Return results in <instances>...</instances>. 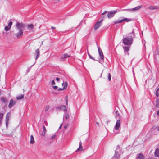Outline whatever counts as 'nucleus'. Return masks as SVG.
<instances>
[{"instance_id":"f257e3e1","label":"nucleus","mask_w":159,"mask_h":159,"mask_svg":"<svg viewBox=\"0 0 159 159\" xmlns=\"http://www.w3.org/2000/svg\"><path fill=\"white\" fill-rule=\"evenodd\" d=\"M135 36L134 29H133L132 32L130 33L127 37L123 39V43L125 45H131L132 44L133 38Z\"/></svg>"},{"instance_id":"f03ea898","label":"nucleus","mask_w":159,"mask_h":159,"mask_svg":"<svg viewBox=\"0 0 159 159\" xmlns=\"http://www.w3.org/2000/svg\"><path fill=\"white\" fill-rule=\"evenodd\" d=\"M106 16H103L102 17V18L101 20L100 21H99L97 22L96 24H95L94 26V29L95 30H96L97 29H98L99 28V27L102 26V21L103 20V19L105 18H106Z\"/></svg>"},{"instance_id":"7ed1b4c3","label":"nucleus","mask_w":159,"mask_h":159,"mask_svg":"<svg viewBox=\"0 0 159 159\" xmlns=\"http://www.w3.org/2000/svg\"><path fill=\"white\" fill-rule=\"evenodd\" d=\"M25 27V24L22 23L17 22L16 26V30H20V29H22V28H24Z\"/></svg>"},{"instance_id":"20e7f679","label":"nucleus","mask_w":159,"mask_h":159,"mask_svg":"<svg viewBox=\"0 0 159 159\" xmlns=\"http://www.w3.org/2000/svg\"><path fill=\"white\" fill-rule=\"evenodd\" d=\"M132 20V19H128L127 18H124L123 19H119L118 20L115 21L114 23L115 24L117 23H119L122 22L124 21H126L127 22L131 21Z\"/></svg>"},{"instance_id":"39448f33","label":"nucleus","mask_w":159,"mask_h":159,"mask_svg":"<svg viewBox=\"0 0 159 159\" xmlns=\"http://www.w3.org/2000/svg\"><path fill=\"white\" fill-rule=\"evenodd\" d=\"M120 149V146L119 145H117L116 146V149L115 151V153L114 155V157L118 159L120 157V155L118 154Z\"/></svg>"},{"instance_id":"423d86ee","label":"nucleus","mask_w":159,"mask_h":159,"mask_svg":"<svg viewBox=\"0 0 159 159\" xmlns=\"http://www.w3.org/2000/svg\"><path fill=\"white\" fill-rule=\"evenodd\" d=\"M117 12V11L116 10H112L109 12L107 14L108 18H110L113 17Z\"/></svg>"},{"instance_id":"0eeeda50","label":"nucleus","mask_w":159,"mask_h":159,"mask_svg":"<svg viewBox=\"0 0 159 159\" xmlns=\"http://www.w3.org/2000/svg\"><path fill=\"white\" fill-rule=\"evenodd\" d=\"M27 27V29L29 30L30 32H34V27L33 24H28L26 25V27Z\"/></svg>"},{"instance_id":"6e6552de","label":"nucleus","mask_w":159,"mask_h":159,"mask_svg":"<svg viewBox=\"0 0 159 159\" xmlns=\"http://www.w3.org/2000/svg\"><path fill=\"white\" fill-rule=\"evenodd\" d=\"M23 35V30H19V32L15 34V36L17 38H19Z\"/></svg>"},{"instance_id":"1a4fd4ad","label":"nucleus","mask_w":159,"mask_h":159,"mask_svg":"<svg viewBox=\"0 0 159 159\" xmlns=\"http://www.w3.org/2000/svg\"><path fill=\"white\" fill-rule=\"evenodd\" d=\"M57 110H62L64 111H66L67 108L66 106L64 105H61L60 106L57 107L56 108Z\"/></svg>"},{"instance_id":"9d476101","label":"nucleus","mask_w":159,"mask_h":159,"mask_svg":"<svg viewBox=\"0 0 159 159\" xmlns=\"http://www.w3.org/2000/svg\"><path fill=\"white\" fill-rule=\"evenodd\" d=\"M98 48L99 54V55H100V58L101 59H102V60H104V57L103 55L102 52L99 47L98 46Z\"/></svg>"},{"instance_id":"9b49d317","label":"nucleus","mask_w":159,"mask_h":159,"mask_svg":"<svg viewBox=\"0 0 159 159\" xmlns=\"http://www.w3.org/2000/svg\"><path fill=\"white\" fill-rule=\"evenodd\" d=\"M16 103V102L13 100L12 99L10 100V103L8 105V107L11 108L13 106H14Z\"/></svg>"},{"instance_id":"f8f14e48","label":"nucleus","mask_w":159,"mask_h":159,"mask_svg":"<svg viewBox=\"0 0 159 159\" xmlns=\"http://www.w3.org/2000/svg\"><path fill=\"white\" fill-rule=\"evenodd\" d=\"M120 120H117L116 121V125L115 126V129L116 130H118L120 126Z\"/></svg>"},{"instance_id":"ddd939ff","label":"nucleus","mask_w":159,"mask_h":159,"mask_svg":"<svg viewBox=\"0 0 159 159\" xmlns=\"http://www.w3.org/2000/svg\"><path fill=\"white\" fill-rule=\"evenodd\" d=\"M35 54H36V56L35 57V58L36 61H35V63L33 65H32L31 66H33L35 63L36 62V60L38 58V57H39V55L40 52H39V49H38L36 50L35 52Z\"/></svg>"},{"instance_id":"4468645a","label":"nucleus","mask_w":159,"mask_h":159,"mask_svg":"<svg viewBox=\"0 0 159 159\" xmlns=\"http://www.w3.org/2000/svg\"><path fill=\"white\" fill-rule=\"evenodd\" d=\"M8 114H9V113H7V114L6 115V119H5V120H6V127L7 128L8 126V122L9 120V116H8Z\"/></svg>"},{"instance_id":"2eb2a0df","label":"nucleus","mask_w":159,"mask_h":159,"mask_svg":"<svg viewBox=\"0 0 159 159\" xmlns=\"http://www.w3.org/2000/svg\"><path fill=\"white\" fill-rule=\"evenodd\" d=\"M142 7V5H140V6H138L136 7H135L134 8H132V9H131V11H137L138 10H139V9L140 8H141Z\"/></svg>"},{"instance_id":"dca6fc26","label":"nucleus","mask_w":159,"mask_h":159,"mask_svg":"<svg viewBox=\"0 0 159 159\" xmlns=\"http://www.w3.org/2000/svg\"><path fill=\"white\" fill-rule=\"evenodd\" d=\"M159 8V7L157 6H151L149 7V9L150 10H156Z\"/></svg>"},{"instance_id":"f3484780","label":"nucleus","mask_w":159,"mask_h":159,"mask_svg":"<svg viewBox=\"0 0 159 159\" xmlns=\"http://www.w3.org/2000/svg\"><path fill=\"white\" fill-rule=\"evenodd\" d=\"M70 56L68 54H64L61 56V60H64Z\"/></svg>"},{"instance_id":"a211bd4d","label":"nucleus","mask_w":159,"mask_h":159,"mask_svg":"<svg viewBox=\"0 0 159 159\" xmlns=\"http://www.w3.org/2000/svg\"><path fill=\"white\" fill-rule=\"evenodd\" d=\"M3 114L2 113H0V126L2 125V120L3 116Z\"/></svg>"},{"instance_id":"6ab92c4d","label":"nucleus","mask_w":159,"mask_h":159,"mask_svg":"<svg viewBox=\"0 0 159 159\" xmlns=\"http://www.w3.org/2000/svg\"><path fill=\"white\" fill-rule=\"evenodd\" d=\"M83 150L82 149V143L81 141H80L79 142V148L77 149V151H82Z\"/></svg>"},{"instance_id":"aec40b11","label":"nucleus","mask_w":159,"mask_h":159,"mask_svg":"<svg viewBox=\"0 0 159 159\" xmlns=\"http://www.w3.org/2000/svg\"><path fill=\"white\" fill-rule=\"evenodd\" d=\"M144 159V157L143 155L141 153L139 154V155L137 157V159Z\"/></svg>"},{"instance_id":"412c9836","label":"nucleus","mask_w":159,"mask_h":159,"mask_svg":"<svg viewBox=\"0 0 159 159\" xmlns=\"http://www.w3.org/2000/svg\"><path fill=\"white\" fill-rule=\"evenodd\" d=\"M30 143L31 144H33L34 143V138L32 135H31L30 136Z\"/></svg>"},{"instance_id":"4be33fe9","label":"nucleus","mask_w":159,"mask_h":159,"mask_svg":"<svg viewBox=\"0 0 159 159\" xmlns=\"http://www.w3.org/2000/svg\"><path fill=\"white\" fill-rule=\"evenodd\" d=\"M1 101L2 102L4 103H6L7 102V99L5 97H2Z\"/></svg>"},{"instance_id":"5701e85b","label":"nucleus","mask_w":159,"mask_h":159,"mask_svg":"<svg viewBox=\"0 0 159 159\" xmlns=\"http://www.w3.org/2000/svg\"><path fill=\"white\" fill-rule=\"evenodd\" d=\"M155 156H159V149H157L155 152Z\"/></svg>"},{"instance_id":"b1692460","label":"nucleus","mask_w":159,"mask_h":159,"mask_svg":"<svg viewBox=\"0 0 159 159\" xmlns=\"http://www.w3.org/2000/svg\"><path fill=\"white\" fill-rule=\"evenodd\" d=\"M24 98V95H21L19 96H17L16 97V99L17 100H20L22 99L23 98Z\"/></svg>"},{"instance_id":"393cba45","label":"nucleus","mask_w":159,"mask_h":159,"mask_svg":"<svg viewBox=\"0 0 159 159\" xmlns=\"http://www.w3.org/2000/svg\"><path fill=\"white\" fill-rule=\"evenodd\" d=\"M62 84L63 86V85L64 84V86L63 88L65 89L66 88L68 84L67 82L65 81L64 82L62 83Z\"/></svg>"},{"instance_id":"a878e982","label":"nucleus","mask_w":159,"mask_h":159,"mask_svg":"<svg viewBox=\"0 0 159 159\" xmlns=\"http://www.w3.org/2000/svg\"><path fill=\"white\" fill-rule=\"evenodd\" d=\"M65 115V118L66 119H68L69 117V114L68 113L65 112L64 115V116Z\"/></svg>"},{"instance_id":"bb28decb","label":"nucleus","mask_w":159,"mask_h":159,"mask_svg":"<svg viewBox=\"0 0 159 159\" xmlns=\"http://www.w3.org/2000/svg\"><path fill=\"white\" fill-rule=\"evenodd\" d=\"M156 107H157L159 108V99H157L156 101Z\"/></svg>"},{"instance_id":"cd10ccee","label":"nucleus","mask_w":159,"mask_h":159,"mask_svg":"<svg viewBox=\"0 0 159 159\" xmlns=\"http://www.w3.org/2000/svg\"><path fill=\"white\" fill-rule=\"evenodd\" d=\"M124 51L128 52L129 50V47L128 46L124 47H123Z\"/></svg>"},{"instance_id":"c85d7f7f","label":"nucleus","mask_w":159,"mask_h":159,"mask_svg":"<svg viewBox=\"0 0 159 159\" xmlns=\"http://www.w3.org/2000/svg\"><path fill=\"white\" fill-rule=\"evenodd\" d=\"M120 115L119 113H118V111H116V118L117 119L119 117Z\"/></svg>"},{"instance_id":"c756f323","label":"nucleus","mask_w":159,"mask_h":159,"mask_svg":"<svg viewBox=\"0 0 159 159\" xmlns=\"http://www.w3.org/2000/svg\"><path fill=\"white\" fill-rule=\"evenodd\" d=\"M11 28L10 27H9L8 26H7L5 27L4 30L6 31H8Z\"/></svg>"},{"instance_id":"7c9ffc66","label":"nucleus","mask_w":159,"mask_h":159,"mask_svg":"<svg viewBox=\"0 0 159 159\" xmlns=\"http://www.w3.org/2000/svg\"><path fill=\"white\" fill-rule=\"evenodd\" d=\"M107 77L108 80L110 81L111 80V74L110 73H108Z\"/></svg>"},{"instance_id":"2f4dec72","label":"nucleus","mask_w":159,"mask_h":159,"mask_svg":"<svg viewBox=\"0 0 159 159\" xmlns=\"http://www.w3.org/2000/svg\"><path fill=\"white\" fill-rule=\"evenodd\" d=\"M156 94L157 96H159V88H158L156 90Z\"/></svg>"},{"instance_id":"473e14b6","label":"nucleus","mask_w":159,"mask_h":159,"mask_svg":"<svg viewBox=\"0 0 159 159\" xmlns=\"http://www.w3.org/2000/svg\"><path fill=\"white\" fill-rule=\"evenodd\" d=\"M88 55H89V58L90 59H92V60H95L94 58V57H93L89 53H88Z\"/></svg>"},{"instance_id":"72a5a7b5","label":"nucleus","mask_w":159,"mask_h":159,"mask_svg":"<svg viewBox=\"0 0 159 159\" xmlns=\"http://www.w3.org/2000/svg\"><path fill=\"white\" fill-rule=\"evenodd\" d=\"M12 25V22L11 21H10L8 24V25L9 27L11 28Z\"/></svg>"},{"instance_id":"f704fd0d","label":"nucleus","mask_w":159,"mask_h":159,"mask_svg":"<svg viewBox=\"0 0 159 159\" xmlns=\"http://www.w3.org/2000/svg\"><path fill=\"white\" fill-rule=\"evenodd\" d=\"M43 131L44 133V134H45L47 130H46V129L44 126H43Z\"/></svg>"},{"instance_id":"c9c22d12","label":"nucleus","mask_w":159,"mask_h":159,"mask_svg":"<svg viewBox=\"0 0 159 159\" xmlns=\"http://www.w3.org/2000/svg\"><path fill=\"white\" fill-rule=\"evenodd\" d=\"M56 137V135H54L52 136L51 138L50 139H53L55 138Z\"/></svg>"},{"instance_id":"e433bc0d","label":"nucleus","mask_w":159,"mask_h":159,"mask_svg":"<svg viewBox=\"0 0 159 159\" xmlns=\"http://www.w3.org/2000/svg\"><path fill=\"white\" fill-rule=\"evenodd\" d=\"M49 108V107L48 105L47 106L45 109V111H47Z\"/></svg>"},{"instance_id":"4c0bfd02","label":"nucleus","mask_w":159,"mask_h":159,"mask_svg":"<svg viewBox=\"0 0 159 159\" xmlns=\"http://www.w3.org/2000/svg\"><path fill=\"white\" fill-rule=\"evenodd\" d=\"M65 100H66V105H68V100H67V97L66 98Z\"/></svg>"},{"instance_id":"58836bf2","label":"nucleus","mask_w":159,"mask_h":159,"mask_svg":"<svg viewBox=\"0 0 159 159\" xmlns=\"http://www.w3.org/2000/svg\"><path fill=\"white\" fill-rule=\"evenodd\" d=\"M51 84L52 85H54L55 84L54 80H53Z\"/></svg>"},{"instance_id":"ea45409f","label":"nucleus","mask_w":159,"mask_h":159,"mask_svg":"<svg viewBox=\"0 0 159 159\" xmlns=\"http://www.w3.org/2000/svg\"><path fill=\"white\" fill-rule=\"evenodd\" d=\"M52 87L53 88V89H57L58 88L57 86H53Z\"/></svg>"},{"instance_id":"a19ab883","label":"nucleus","mask_w":159,"mask_h":159,"mask_svg":"<svg viewBox=\"0 0 159 159\" xmlns=\"http://www.w3.org/2000/svg\"><path fill=\"white\" fill-rule=\"evenodd\" d=\"M64 89L63 88H59L58 89V91H61V90H64Z\"/></svg>"},{"instance_id":"79ce46f5","label":"nucleus","mask_w":159,"mask_h":159,"mask_svg":"<svg viewBox=\"0 0 159 159\" xmlns=\"http://www.w3.org/2000/svg\"><path fill=\"white\" fill-rule=\"evenodd\" d=\"M131 9H124L123 10V11H131Z\"/></svg>"},{"instance_id":"37998d69","label":"nucleus","mask_w":159,"mask_h":159,"mask_svg":"<svg viewBox=\"0 0 159 159\" xmlns=\"http://www.w3.org/2000/svg\"><path fill=\"white\" fill-rule=\"evenodd\" d=\"M68 126V125H65L64 127V129H66L67 127Z\"/></svg>"},{"instance_id":"c03bdc74","label":"nucleus","mask_w":159,"mask_h":159,"mask_svg":"<svg viewBox=\"0 0 159 159\" xmlns=\"http://www.w3.org/2000/svg\"><path fill=\"white\" fill-rule=\"evenodd\" d=\"M107 11H105L104 12L102 13V15H104V14H105L106 13H107Z\"/></svg>"},{"instance_id":"a18cd8bd","label":"nucleus","mask_w":159,"mask_h":159,"mask_svg":"<svg viewBox=\"0 0 159 159\" xmlns=\"http://www.w3.org/2000/svg\"><path fill=\"white\" fill-rule=\"evenodd\" d=\"M56 80L58 82L60 80L59 78L58 77H57L56 78Z\"/></svg>"},{"instance_id":"49530a36","label":"nucleus","mask_w":159,"mask_h":159,"mask_svg":"<svg viewBox=\"0 0 159 159\" xmlns=\"http://www.w3.org/2000/svg\"><path fill=\"white\" fill-rule=\"evenodd\" d=\"M157 52H158V54L159 56V48L157 49Z\"/></svg>"},{"instance_id":"de8ad7c7","label":"nucleus","mask_w":159,"mask_h":159,"mask_svg":"<svg viewBox=\"0 0 159 159\" xmlns=\"http://www.w3.org/2000/svg\"><path fill=\"white\" fill-rule=\"evenodd\" d=\"M157 114L159 116V110H158L157 111Z\"/></svg>"},{"instance_id":"09e8293b","label":"nucleus","mask_w":159,"mask_h":159,"mask_svg":"<svg viewBox=\"0 0 159 159\" xmlns=\"http://www.w3.org/2000/svg\"><path fill=\"white\" fill-rule=\"evenodd\" d=\"M51 28L52 29H55V27H53V26H52L51 27Z\"/></svg>"},{"instance_id":"8fccbe9b","label":"nucleus","mask_w":159,"mask_h":159,"mask_svg":"<svg viewBox=\"0 0 159 159\" xmlns=\"http://www.w3.org/2000/svg\"><path fill=\"white\" fill-rule=\"evenodd\" d=\"M62 124H61V125H60V127H59V129H60V128H61V126H62Z\"/></svg>"},{"instance_id":"3c124183","label":"nucleus","mask_w":159,"mask_h":159,"mask_svg":"<svg viewBox=\"0 0 159 159\" xmlns=\"http://www.w3.org/2000/svg\"><path fill=\"white\" fill-rule=\"evenodd\" d=\"M145 41H144V42L143 41V43L144 44V45L145 46Z\"/></svg>"},{"instance_id":"603ef678","label":"nucleus","mask_w":159,"mask_h":159,"mask_svg":"<svg viewBox=\"0 0 159 159\" xmlns=\"http://www.w3.org/2000/svg\"><path fill=\"white\" fill-rule=\"evenodd\" d=\"M45 134H41V135H43V136H45Z\"/></svg>"},{"instance_id":"864d4df0","label":"nucleus","mask_w":159,"mask_h":159,"mask_svg":"<svg viewBox=\"0 0 159 159\" xmlns=\"http://www.w3.org/2000/svg\"><path fill=\"white\" fill-rule=\"evenodd\" d=\"M148 159H153V158L152 157H149L148 158Z\"/></svg>"},{"instance_id":"5fc2aeb1","label":"nucleus","mask_w":159,"mask_h":159,"mask_svg":"<svg viewBox=\"0 0 159 159\" xmlns=\"http://www.w3.org/2000/svg\"><path fill=\"white\" fill-rule=\"evenodd\" d=\"M157 130L159 131V127H157Z\"/></svg>"},{"instance_id":"6e6d98bb","label":"nucleus","mask_w":159,"mask_h":159,"mask_svg":"<svg viewBox=\"0 0 159 159\" xmlns=\"http://www.w3.org/2000/svg\"><path fill=\"white\" fill-rule=\"evenodd\" d=\"M27 70H28V72L29 71V69H27Z\"/></svg>"},{"instance_id":"4d7b16f0","label":"nucleus","mask_w":159,"mask_h":159,"mask_svg":"<svg viewBox=\"0 0 159 159\" xmlns=\"http://www.w3.org/2000/svg\"><path fill=\"white\" fill-rule=\"evenodd\" d=\"M96 124H97V125H98V122H97V123H96Z\"/></svg>"},{"instance_id":"13d9d810","label":"nucleus","mask_w":159,"mask_h":159,"mask_svg":"<svg viewBox=\"0 0 159 159\" xmlns=\"http://www.w3.org/2000/svg\"><path fill=\"white\" fill-rule=\"evenodd\" d=\"M102 73H101V76H102Z\"/></svg>"}]
</instances>
